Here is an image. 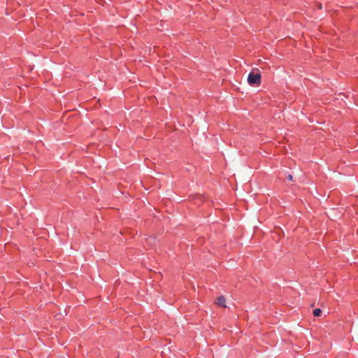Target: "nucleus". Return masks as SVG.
I'll use <instances>...</instances> for the list:
<instances>
[{"mask_svg":"<svg viewBox=\"0 0 358 358\" xmlns=\"http://www.w3.org/2000/svg\"><path fill=\"white\" fill-rule=\"evenodd\" d=\"M286 178H287V180H292L293 177H292V176L291 174H289V175L286 177Z\"/></svg>","mask_w":358,"mask_h":358,"instance_id":"20e7f679","label":"nucleus"},{"mask_svg":"<svg viewBox=\"0 0 358 358\" xmlns=\"http://www.w3.org/2000/svg\"><path fill=\"white\" fill-rule=\"evenodd\" d=\"M225 302H226L225 298L223 296H220L217 297L216 303L217 306H219L220 307L225 308L226 307Z\"/></svg>","mask_w":358,"mask_h":358,"instance_id":"f03ea898","label":"nucleus"},{"mask_svg":"<svg viewBox=\"0 0 358 358\" xmlns=\"http://www.w3.org/2000/svg\"><path fill=\"white\" fill-rule=\"evenodd\" d=\"M248 83L251 86H259L262 83V76L259 69H253L248 76Z\"/></svg>","mask_w":358,"mask_h":358,"instance_id":"f257e3e1","label":"nucleus"},{"mask_svg":"<svg viewBox=\"0 0 358 358\" xmlns=\"http://www.w3.org/2000/svg\"><path fill=\"white\" fill-rule=\"evenodd\" d=\"M318 8H319V9H321V8H322V4H321V3H320V4L318 5Z\"/></svg>","mask_w":358,"mask_h":358,"instance_id":"39448f33","label":"nucleus"},{"mask_svg":"<svg viewBox=\"0 0 358 358\" xmlns=\"http://www.w3.org/2000/svg\"><path fill=\"white\" fill-rule=\"evenodd\" d=\"M322 311L320 308H316L313 310V315L315 317H320L322 315Z\"/></svg>","mask_w":358,"mask_h":358,"instance_id":"7ed1b4c3","label":"nucleus"}]
</instances>
